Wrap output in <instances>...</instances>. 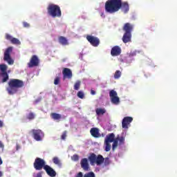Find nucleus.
<instances>
[{"label":"nucleus","instance_id":"1","mask_svg":"<svg viewBox=\"0 0 177 177\" xmlns=\"http://www.w3.org/2000/svg\"><path fill=\"white\" fill-rule=\"evenodd\" d=\"M121 9L124 13L129 12V4L125 1L122 3V0H108L105 3V12L113 15L116 13Z\"/></svg>","mask_w":177,"mask_h":177},{"label":"nucleus","instance_id":"2","mask_svg":"<svg viewBox=\"0 0 177 177\" xmlns=\"http://www.w3.org/2000/svg\"><path fill=\"white\" fill-rule=\"evenodd\" d=\"M24 86V82L19 79H11L8 82V87L7 88V91L8 95H15L17 93L19 88H23Z\"/></svg>","mask_w":177,"mask_h":177},{"label":"nucleus","instance_id":"3","mask_svg":"<svg viewBox=\"0 0 177 177\" xmlns=\"http://www.w3.org/2000/svg\"><path fill=\"white\" fill-rule=\"evenodd\" d=\"M47 12L51 17H62V10L58 5L50 4L47 8Z\"/></svg>","mask_w":177,"mask_h":177},{"label":"nucleus","instance_id":"4","mask_svg":"<svg viewBox=\"0 0 177 177\" xmlns=\"http://www.w3.org/2000/svg\"><path fill=\"white\" fill-rule=\"evenodd\" d=\"M30 132L33 138L35 140H37V142H41L45 136V133L41 129H32Z\"/></svg>","mask_w":177,"mask_h":177},{"label":"nucleus","instance_id":"5","mask_svg":"<svg viewBox=\"0 0 177 177\" xmlns=\"http://www.w3.org/2000/svg\"><path fill=\"white\" fill-rule=\"evenodd\" d=\"M45 164L46 162H45V160H44V159L40 158H37L35 160L33 166L35 169H36V171H41L42 168L45 169V167L46 166V165Z\"/></svg>","mask_w":177,"mask_h":177},{"label":"nucleus","instance_id":"6","mask_svg":"<svg viewBox=\"0 0 177 177\" xmlns=\"http://www.w3.org/2000/svg\"><path fill=\"white\" fill-rule=\"evenodd\" d=\"M12 47H8L4 52L3 60L7 62L10 65L14 64L15 61L10 57V53H12Z\"/></svg>","mask_w":177,"mask_h":177},{"label":"nucleus","instance_id":"7","mask_svg":"<svg viewBox=\"0 0 177 177\" xmlns=\"http://www.w3.org/2000/svg\"><path fill=\"white\" fill-rule=\"evenodd\" d=\"M8 66L4 64H0V71L1 73H0L1 77H2V82H6L9 80V75H8Z\"/></svg>","mask_w":177,"mask_h":177},{"label":"nucleus","instance_id":"8","mask_svg":"<svg viewBox=\"0 0 177 177\" xmlns=\"http://www.w3.org/2000/svg\"><path fill=\"white\" fill-rule=\"evenodd\" d=\"M87 41L92 45V46H99V44H100V40L99 38L92 36V35H87L86 36Z\"/></svg>","mask_w":177,"mask_h":177},{"label":"nucleus","instance_id":"9","mask_svg":"<svg viewBox=\"0 0 177 177\" xmlns=\"http://www.w3.org/2000/svg\"><path fill=\"white\" fill-rule=\"evenodd\" d=\"M39 64V59L37 55H32L30 62L28 63V67L32 68V67H37Z\"/></svg>","mask_w":177,"mask_h":177},{"label":"nucleus","instance_id":"10","mask_svg":"<svg viewBox=\"0 0 177 177\" xmlns=\"http://www.w3.org/2000/svg\"><path fill=\"white\" fill-rule=\"evenodd\" d=\"M109 96L111 97V102L113 104H118L120 103V97L117 96V91L111 90L109 93Z\"/></svg>","mask_w":177,"mask_h":177},{"label":"nucleus","instance_id":"11","mask_svg":"<svg viewBox=\"0 0 177 177\" xmlns=\"http://www.w3.org/2000/svg\"><path fill=\"white\" fill-rule=\"evenodd\" d=\"M132 121H133L132 117L127 116L124 118L122 122V127L124 129H128V126L131 124Z\"/></svg>","mask_w":177,"mask_h":177},{"label":"nucleus","instance_id":"12","mask_svg":"<svg viewBox=\"0 0 177 177\" xmlns=\"http://www.w3.org/2000/svg\"><path fill=\"white\" fill-rule=\"evenodd\" d=\"M62 74L64 80H66V78H68V80H71V78H73V72L71 71V69L68 68H64L62 71Z\"/></svg>","mask_w":177,"mask_h":177},{"label":"nucleus","instance_id":"13","mask_svg":"<svg viewBox=\"0 0 177 177\" xmlns=\"http://www.w3.org/2000/svg\"><path fill=\"white\" fill-rule=\"evenodd\" d=\"M44 170L46 171L48 176H50V177L56 176V171L49 165H46V166H44Z\"/></svg>","mask_w":177,"mask_h":177},{"label":"nucleus","instance_id":"14","mask_svg":"<svg viewBox=\"0 0 177 177\" xmlns=\"http://www.w3.org/2000/svg\"><path fill=\"white\" fill-rule=\"evenodd\" d=\"M111 55L113 57L121 55V48L118 46H113L111 50Z\"/></svg>","mask_w":177,"mask_h":177},{"label":"nucleus","instance_id":"15","mask_svg":"<svg viewBox=\"0 0 177 177\" xmlns=\"http://www.w3.org/2000/svg\"><path fill=\"white\" fill-rule=\"evenodd\" d=\"M122 30L124 32L132 34V31H133V25L129 23H126L124 24Z\"/></svg>","mask_w":177,"mask_h":177},{"label":"nucleus","instance_id":"16","mask_svg":"<svg viewBox=\"0 0 177 177\" xmlns=\"http://www.w3.org/2000/svg\"><path fill=\"white\" fill-rule=\"evenodd\" d=\"M81 167L84 169V171H89V164L88 163V159L84 158L82 159L80 162Z\"/></svg>","mask_w":177,"mask_h":177},{"label":"nucleus","instance_id":"17","mask_svg":"<svg viewBox=\"0 0 177 177\" xmlns=\"http://www.w3.org/2000/svg\"><path fill=\"white\" fill-rule=\"evenodd\" d=\"M122 39L124 44H128V42H131V41L132 40V33H128L124 32Z\"/></svg>","mask_w":177,"mask_h":177},{"label":"nucleus","instance_id":"18","mask_svg":"<svg viewBox=\"0 0 177 177\" xmlns=\"http://www.w3.org/2000/svg\"><path fill=\"white\" fill-rule=\"evenodd\" d=\"M91 135L93 138H100V133L99 132V129L96 127H93L90 130Z\"/></svg>","mask_w":177,"mask_h":177},{"label":"nucleus","instance_id":"19","mask_svg":"<svg viewBox=\"0 0 177 177\" xmlns=\"http://www.w3.org/2000/svg\"><path fill=\"white\" fill-rule=\"evenodd\" d=\"M115 135H114L113 133H109L106 136L104 142H106L108 143H113V142L115 140Z\"/></svg>","mask_w":177,"mask_h":177},{"label":"nucleus","instance_id":"20","mask_svg":"<svg viewBox=\"0 0 177 177\" xmlns=\"http://www.w3.org/2000/svg\"><path fill=\"white\" fill-rule=\"evenodd\" d=\"M96 154H95L94 153H92L90 154V156H88V161H90V163L91 165H93V164H95L96 162Z\"/></svg>","mask_w":177,"mask_h":177},{"label":"nucleus","instance_id":"21","mask_svg":"<svg viewBox=\"0 0 177 177\" xmlns=\"http://www.w3.org/2000/svg\"><path fill=\"white\" fill-rule=\"evenodd\" d=\"M103 162H104V158L102 155H98L95 159V164L97 165H102Z\"/></svg>","mask_w":177,"mask_h":177},{"label":"nucleus","instance_id":"22","mask_svg":"<svg viewBox=\"0 0 177 177\" xmlns=\"http://www.w3.org/2000/svg\"><path fill=\"white\" fill-rule=\"evenodd\" d=\"M59 42L61 44V45H64V46H66V45H68V41L63 36H60L59 37Z\"/></svg>","mask_w":177,"mask_h":177},{"label":"nucleus","instance_id":"23","mask_svg":"<svg viewBox=\"0 0 177 177\" xmlns=\"http://www.w3.org/2000/svg\"><path fill=\"white\" fill-rule=\"evenodd\" d=\"M95 113L97 115H103L106 114V109L102 108H97L95 109Z\"/></svg>","mask_w":177,"mask_h":177},{"label":"nucleus","instance_id":"24","mask_svg":"<svg viewBox=\"0 0 177 177\" xmlns=\"http://www.w3.org/2000/svg\"><path fill=\"white\" fill-rule=\"evenodd\" d=\"M50 117H51V118H53V120H60V119H62V115L59 114V113H52L50 114Z\"/></svg>","mask_w":177,"mask_h":177},{"label":"nucleus","instance_id":"25","mask_svg":"<svg viewBox=\"0 0 177 177\" xmlns=\"http://www.w3.org/2000/svg\"><path fill=\"white\" fill-rule=\"evenodd\" d=\"M118 141H119V146H121L122 145H124V143H125V137L124 136H118V138H116Z\"/></svg>","mask_w":177,"mask_h":177},{"label":"nucleus","instance_id":"26","mask_svg":"<svg viewBox=\"0 0 177 177\" xmlns=\"http://www.w3.org/2000/svg\"><path fill=\"white\" fill-rule=\"evenodd\" d=\"M73 88L75 91H80V88H81V81L77 80L75 83Z\"/></svg>","mask_w":177,"mask_h":177},{"label":"nucleus","instance_id":"27","mask_svg":"<svg viewBox=\"0 0 177 177\" xmlns=\"http://www.w3.org/2000/svg\"><path fill=\"white\" fill-rule=\"evenodd\" d=\"M11 44H13L14 45H20L21 44L20 42V40H19L17 38L12 37L11 39Z\"/></svg>","mask_w":177,"mask_h":177},{"label":"nucleus","instance_id":"28","mask_svg":"<svg viewBox=\"0 0 177 177\" xmlns=\"http://www.w3.org/2000/svg\"><path fill=\"white\" fill-rule=\"evenodd\" d=\"M35 118V114L34 113L30 112L26 115V120H34Z\"/></svg>","mask_w":177,"mask_h":177},{"label":"nucleus","instance_id":"29","mask_svg":"<svg viewBox=\"0 0 177 177\" xmlns=\"http://www.w3.org/2000/svg\"><path fill=\"white\" fill-rule=\"evenodd\" d=\"M105 145V151H110L111 150V145H110V142H107L104 141Z\"/></svg>","mask_w":177,"mask_h":177},{"label":"nucleus","instance_id":"30","mask_svg":"<svg viewBox=\"0 0 177 177\" xmlns=\"http://www.w3.org/2000/svg\"><path fill=\"white\" fill-rule=\"evenodd\" d=\"M53 162H54V164H55V165H62V163L60 162V160H59V158L57 157H54L53 158Z\"/></svg>","mask_w":177,"mask_h":177},{"label":"nucleus","instance_id":"31","mask_svg":"<svg viewBox=\"0 0 177 177\" xmlns=\"http://www.w3.org/2000/svg\"><path fill=\"white\" fill-rule=\"evenodd\" d=\"M118 147V140L117 139H115L113 141V143L112 145V150L114 151L115 150V149H117Z\"/></svg>","mask_w":177,"mask_h":177},{"label":"nucleus","instance_id":"32","mask_svg":"<svg viewBox=\"0 0 177 177\" xmlns=\"http://www.w3.org/2000/svg\"><path fill=\"white\" fill-rule=\"evenodd\" d=\"M77 95V97H79L80 99H84L85 97V94L82 91H78Z\"/></svg>","mask_w":177,"mask_h":177},{"label":"nucleus","instance_id":"33","mask_svg":"<svg viewBox=\"0 0 177 177\" xmlns=\"http://www.w3.org/2000/svg\"><path fill=\"white\" fill-rule=\"evenodd\" d=\"M121 72L120 71H116L114 74L115 80H118V78L121 77Z\"/></svg>","mask_w":177,"mask_h":177},{"label":"nucleus","instance_id":"34","mask_svg":"<svg viewBox=\"0 0 177 177\" xmlns=\"http://www.w3.org/2000/svg\"><path fill=\"white\" fill-rule=\"evenodd\" d=\"M84 177H96L95 176V173H93V171H90L88 173H86L84 175Z\"/></svg>","mask_w":177,"mask_h":177},{"label":"nucleus","instance_id":"35","mask_svg":"<svg viewBox=\"0 0 177 177\" xmlns=\"http://www.w3.org/2000/svg\"><path fill=\"white\" fill-rule=\"evenodd\" d=\"M66 138H67V131H64L62 133V135L61 136V139H62V140H66Z\"/></svg>","mask_w":177,"mask_h":177},{"label":"nucleus","instance_id":"36","mask_svg":"<svg viewBox=\"0 0 177 177\" xmlns=\"http://www.w3.org/2000/svg\"><path fill=\"white\" fill-rule=\"evenodd\" d=\"M71 158L73 161H78V160H80V156L77 154H75L71 157Z\"/></svg>","mask_w":177,"mask_h":177},{"label":"nucleus","instance_id":"37","mask_svg":"<svg viewBox=\"0 0 177 177\" xmlns=\"http://www.w3.org/2000/svg\"><path fill=\"white\" fill-rule=\"evenodd\" d=\"M59 84H60V77H55V79L54 80V84L59 85Z\"/></svg>","mask_w":177,"mask_h":177},{"label":"nucleus","instance_id":"38","mask_svg":"<svg viewBox=\"0 0 177 177\" xmlns=\"http://www.w3.org/2000/svg\"><path fill=\"white\" fill-rule=\"evenodd\" d=\"M104 165H106V166L109 165V164H110V159H109V158H106L104 160Z\"/></svg>","mask_w":177,"mask_h":177},{"label":"nucleus","instance_id":"39","mask_svg":"<svg viewBox=\"0 0 177 177\" xmlns=\"http://www.w3.org/2000/svg\"><path fill=\"white\" fill-rule=\"evenodd\" d=\"M12 37L9 34H6V39H8V41H12Z\"/></svg>","mask_w":177,"mask_h":177},{"label":"nucleus","instance_id":"40","mask_svg":"<svg viewBox=\"0 0 177 177\" xmlns=\"http://www.w3.org/2000/svg\"><path fill=\"white\" fill-rule=\"evenodd\" d=\"M24 27L25 28H28V27H30V24L27 23V22H24L23 23Z\"/></svg>","mask_w":177,"mask_h":177},{"label":"nucleus","instance_id":"41","mask_svg":"<svg viewBox=\"0 0 177 177\" xmlns=\"http://www.w3.org/2000/svg\"><path fill=\"white\" fill-rule=\"evenodd\" d=\"M4 147H5V145H3L2 141H0V149H4Z\"/></svg>","mask_w":177,"mask_h":177},{"label":"nucleus","instance_id":"42","mask_svg":"<svg viewBox=\"0 0 177 177\" xmlns=\"http://www.w3.org/2000/svg\"><path fill=\"white\" fill-rule=\"evenodd\" d=\"M84 176H83V174H82V172H79L77 174V176H76V177H83Z\"/></svg>","mask_w":177,"mask_h":177},{"label":"nucleus","instance_id":"43","mask_svg":"<svg viewBox=\"0 0 177 177\" xmlns=\"http://www.w3.org/2000/svg\"><path fill=\"white\" fill-rule=\"evenodd\" d=\"M36 177H42V173L41 172L37 173Z\"/></svg>","mask_w":177,"mask_h":177},{"label":"nucleus","instance_id":"44","mask_svg":"<svg viewBox=\"0 0 177 177\" xmlns=\"http://www.w3.org/2000/svg\"><path fill=\"white\" fill-rule=\"evenodd\" d=\"M16 149H17V150H20L21 147L19 146V144H17Z\"/></svg>","mask_w":177,"mask_h":177},{"label":"nucleus","instance_id":"45","mask_svg":"<svg viewBox=\"0 0 177 177\" xmlns=\"http://www.w3.org/2000/svg\"><path fill=\"white\" fill-rule=\"evenodd\" d=\"M3 127V122L2 120H0V128H2Z\"/></svg>","mask_w":177,"mask_h":177},{"label":"nucleus","instance_id":"46","mask_svg":"<svg viewBox=\"0 0 177 177\" xmlns=\"http://www.w3.org/2000/svg\"><path fill=\"white\" fill-rule=\"evenodd\" d=\"M91 95H96V92L93 90L91 91Z\"/></svg>","mask_w":177,"mask_h":177},{"label":"nucleus","instance_id":"47","mask_svg":"<svg viewBox=\"0 0 177 177\" xmlns=\"http://www.w3.org/2000/svg\"><path fill=\"white\" fill-rule=\"evenodd\" d=\"M2 176H3L2 171H0V177H2Z\"/></svg>","mask_w":177,"mask_h":177}]
</instances>
